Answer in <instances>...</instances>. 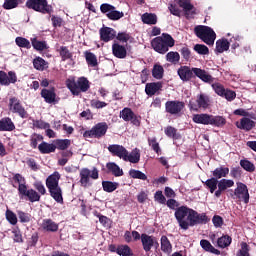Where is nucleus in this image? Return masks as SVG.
Here are the masks:
<instances>
[{"label": "nucleus", "instance_id": "f257e3e1", "mask_svg": "<svg viewBox=\"0 0 256 256\" xmlns=\"http://www.w3.org/2000/svg\"><path fill=\"white\" fill-rule=\"evenodd\" d=\"M178 75L182 81H189L193 75L204 81V83H213L214 78L207 71L201 68H189V66H181L178 69Z\"/></svg>", "mask_w": 256, "mask_h": 256}, {"label": "nucleus", "instance_id": "f03ea898", "mask_svg": "<svg viewBox=\"0 0 256 256\" xmlns=\"http://www.w3.org/2000/svg\"><path fill=\"white\" fill-rule=\"evenodd\" d=\"M151 45L156 53L165 55L169 51V48L175 47V39L171 35L163 33L162 36L154 38L151 41Z\"/></svg>", "mask_w": 256, "mask_h": 256}, {"label": "nucleus", "instance_id": "7ed1b4c3", "mask_svg": "<svg viewBox=\"0 0 256 256\" xmlns=\"http://www.w3.org/2000/svg\"><path fill=\"white\" fill-rule=\"evenodd\" d=\"M175 218L179 224L180 229L187 231L191 227V219L193 217V209L187 206H180L175 211Z\"/></svg>", "mask_w": 256, "mask_h": 256}, {"label": "nucleus", "instance_id": "20e7f679", "mask_svg": "<svg viewBox=\"0 0 256 256\" xmlns=\"http://www.w3.org/2000/svg\"><path fill=\"white\" fill-rule=\"evenodd\" d=\"M67 88L71 91L72 95H79L80 93H87L89 91V80L85 77L78 78L75 81V78H69L66 80Z\"/></svg>", "mask_w": 256, "mask_h": 256}, {"label": "nucleus", "instance_id": "39448f33", "mask_svg": "<svg viewBox=\"0 0 256 256\" xmlns=\"http://www.w3.org/2000/svg\"><path fill=\"white\" fill-rule=\"evenodd\" d=\"M194 33L198 37V39H201V41H203V43H206V45H214L215 39H217V34L209 26H196L194 28Z\"/></svg>", "mask_w": 256, "mask_h": 256}, {"label": "nucleus", "instance_id": "423d86ee", "mask_svg": "<svg viewBox=\"0 0 256 256\" xmlns=\"http://www.w3.org/2000/svg\"><path fill=\"white\" fill-rule=\"evenodd\" d=\"M91 179L94 181L99 179V170L97 168H93L92 170L89 168H82L80 170L81 187H91V185H93V183H91Z\"/></svg>", "mask_w": 256, "mask_h": 256}, {"label": "nucleus", "instance_id": "0eeeda50", "mask_svg": "<svg viewBox=\"0 0 256 256\" xmlns=\"http://www.w3.org/2000/svg\"><path fill=\"white\" fill-rule=\"evenodd\" d=\"M109 126L105 122H100L92 127L91 130L85 131L83 133L84 139H101L105 137Z\"/></svg>", "mask_w": 256, "mask_h": 256}, {"label": "nucleus", "instance_id": "6e6552de", "mask_svg": "<svg viewBox=\"0 0 256 256\" xmlns=\"http://www.w3.org/2000/svg\"><path fill=\"white\" fill-rule=\"evenodd\" d=\"M236 188L234 189L233 193H230V196L232 199H237L238 201H242V203H249V188H247V185L242 182L236 183Z\"/></svg>", "mask_w": 256, "mask_h": 256}, {"label": "nucleus", "instance_id": "1a4fd4ad", "mask_svg": "<svg viewBox=\"0 0 256 256\" xmlns=\"http://www.w3.org/2000/svg\"><path fill=\"white\" fill-rule=\"evenodd\" d=\"M26 7L38 13H43L44 15L47 13L51 14L53 11V8L47 3V0H27Z\"/></svg>", "mask_w": 256, "mask_h": 256}, {"label": "nucleus", "instance_id": "9d476101", "mask_svg": "<svg viewBox=\"0 0 256 256\" xmlns=\"http://www.w3.org/2000/svg\"><path fill=\"white\" fill-rule=\"evenodd\" d=\"M211 106V98L205 93H201L196 97V104L190 101L189 108L191 111H199V109H209Z\"/></svg>", "mask_w": 256, "mask_h": 256}, {"label": "nucleus", "instance_id": "9b49d317", "mask_svg": "<svg viewBox=\"0 0 256 256\" xmlns=\"http://www.w3.org/2000/svg\"><path fill=\"white\" fill-rule=\"evenodd\" d=\"M8 107L11 113L19 115L21 119H27V117H29L27 110H25V107H23V104H21V100H19L17 97H11L9 99Z\"/></svg>", "mask_w": 256, "mask_h": 256}, {"label": "nucleus", "instance_id": "f8f14e48", "mask_svg": "<svg viewBox=\"0 0 256 256\" xmlns=\"http://www.w3.org/2000/svg\"><path fill=\"white\" fill-rule=\"evenodd\" d=\"M100 10L102 13H104L108 19L111 21H119V19H122V17L125 16L123 12L117 11L115 6L110 4H102L100 6Z\"/></svg>", "mask_w": 256, "mask_h": 256}, {"label": "nucleus", "instance_id": "ddd939ff", "mask_svg": "<svg viewBox=\"0 0 256 256\" xmlns=\"http://www.w3.org/2000/svg\"><path fill=\"white\" fill-rule=\"evenodd\" d=\"M141 243L146 253H149L153 247H159L157 238H155V236H150L149 234H141Z\"/></svg>", "mask_w": 256, "mask_h": 256}, {"label": "nucleus", "instance_id": "4468645a", "mask_svg": "<svg viewBox=\"0 0 256 256\" xmlns=\"http://www.w3.org/2000/svg\"><path fill=\"white\" fill-rule=\"evenodd\" d=\"M20 199H28L30 203H36L37 201H41V195L39 192L35 191L34 189H23L20 193H18Z\"/></svg>", "mask_w": 256, "mask_h": 256}, {"label": "nucleus", "instance_id": "2eb2a0df", "mask_svg": "<svg viewBox=\"0 0 256 256\" xmlns=\"http://www.w3.org/2000/svg\"><path fill=\"white\" fill-rule=\"evenodd\" d=\"M166 112L170 115H179L183 109H185V104L179 101H168L165 104Z\"/></svg>", "mask_w": 256, "mask_h": 256}, {"label": "nucleus", "instance_id": "dca6fc26", "mask_svg": "<svg viewBox=\"0 0 256 256\" xmlns=\"http://www.w3.org/2000/svg\"><path fill=\"white\" fill-rule=\"evenodd\" d=\"M231 187H235V181L232 179H221L218 181V189L215 192V197L219 199L221 195H223L224 191H227V189H231Z\"/></svg>", "mask_w": 256, "mask_h": 256}, {"label": "nucleus", "instance_id": "f3484780", "mask_svg": "<svg viewBox=\"0 0 256 256\" xmlns=\"http://www.w3.org/2000/svg\"><path fill=\"white\" fill-rule=\"evenodd\" d=\"M210 219L205 213L199 214V212L193 210L192 218L190 222V227H195V225H205L209 223Z\"/></svg>", "mask_w": 256, "mask_h": 256}, {"label": "nucleus", "instance_id": "a211bd4d", "mask_svg": "<svg viewBox=\"0 0 256 256\" xmlns=\"http://www.w3.org/2000/svg\"><path fill=\"white\" fill-rule=\"evenodd\" d=\"M99 33L100 39L104 41V43H109V41H113L114 37H117V32L111 27H102Z\"/></svg>", "mask_w": 256, "mask_h": 256}, {"label": "nucleus", "instance_id": "6ab92c4d", "mask_svg": "<svg viewBox=\"0 0 256 256\" xmlns=\"http://www.w3.org/2000/svg\"><path fill=\"white\" fill-rule=\"evenodd\" d=\"M120 117L123 119V121H131L133 125H139V119L130 108H124L122 111H120Z\"/></svg>", "mask_w": 256, "mask_h": 256}, {"label": "nucleus", "instance_id": "aec40b11", "mask_svg": "<svg viewBox=\"0 0 256 256\" xmlns=\"http://www.w3.org/2000/svg\"><path fill=\"white\" fill-rule=\"evenodd\" d=\"M11 83H17V74L13 71L8 74L0 71V85H11Z\"/></svg>", "mask_w": 256, "mask_h": 256}, {"label": "nucleus", "instance_id": "412c9836", "mask_svg": "<svg viewBox=\"0 0 256 256\" xmlns=\"http://www.w3.org/2000/svg\"><path fill=\"white\" fill-rule=\"evenodd\" d=\"M108 151L111 152L112 155L115 157H119V159L125 160V156L127 155V150L119 145V144H112L108 146Z\"/></svg>", "mask_w": 256, "mask_h": 256}, {"label": "nucleus", "instance_id": "4be33fe9", "mask_svg": "<svg viewBox=\"0 0 256 256\" xmlns=\"http://www.w3.org/2000/svg\"><path fill=\"white\" fill-rule=\"evenodd\" d=\"M236 127L242 131H251L255 127V121L251 120L250 117H243L236 122Z\"/></svg>", "mask_w": 256, "mask_h": 256}, {"label": "nucleus", "instance_id": "5701e85b", "mask_svg": "<svg viewBox=\"0 0 256 256\" xmlns=\"http://www.w3.org/2000/svg\"><path fill=\"white\" fill-rule=\"evenodd\" d=\"M161 89H163V83L152 82L146 84L145 93L146 95H149V97H153V95H155V93H157L158 91H161Z\"/></svg>", "mask_w": 256, "mask_h": 256}, {"label": "nucleus", "instance_id": "b1692460", "mask_svg": "<svg viewBox=\"0 0 256 256\" xmlns=\"http://www.w3.org/2000/svg\"><path fill=\"white\" fill-rule=\"evenodd\" d=\"M112 53L117 59H125L127 57V48L121 44L114 43L112 45Z\"/></svg>", "mask_w": 256, "mask_h": 256}, {"label": "nucleus", "instance_id": "393cba45", "mask_svg": "<svg viewBox=\"0 0 256 256\" xmlns=\"http://www.w3.org/2000/svg\"><path fill=\"white\" fill-rule=\"evenodd\" d=\"M41 227L44 231H48L49 233H55L59 231V224L55 223L51 219H44L41 223Z\"/></svg>", "mask_w": 256, "mask_h": 256}, {"label": "nucleus", "instance_id": "a878e982", "mask_svg": "<svg viewBox=\"0 0 256 256\" xmlns=\"http://www.w3.org/2000/svg\"><path fill=\"white\" fill-rule=\"evenodd\" d=\"M124 161H128L129 163H139V161H141V151L137 148L133 149L130 153L127 151Z\"/></svg>", "mask_w": 256, "mask_h": 256}, {"label": "nucleus", "instance_id": "bb28decb", "mask_svg": "<svg viewBox=\"0 0 256 256\" xmlns=\"http://www.w3.org/2000/svg\"><path fill=\"white\" fill-rule=\"evenodd\" d=\"M192 121L199 125H210L211 114H194L192 116Z\"/></svg>", "mask_w": 256, "mask_h": 256}, {"label": "nucleus", "instance_id": "cd10ccee", "mask_svg": "<svg viewBox=\"0 0 256 256\" xmlns=\"http://www.w3.org/2000/svg\"><path fill=\"white\" fill-rule=\"evenodd\" d=\"M48 191L56 203H63V190H61L60 186L48 188Z\"/></svg>", "mask_w": 256, "mask_h": 256}, {"label": "nucleus", "instance_id": "c85d7f7f", "mask_svg": "<svg viewBox=\"0 0 256 256\" xmlns=\"http://www.w3.org/2000/svg\"><path fill=\"white\" fill-rule=\"evenodd\" d=\"M38 150L40 151V153H42V155H49V153H55V151L57 150V146H55V144L41 142L38 145Z\"/></svg>", "mask_w": 256, "mask_h": 256}, {"label": "nucleus", "instance_id": "c756f323", "mask_svg": "<svg viewBox=\"0 0 256 256\" xmlns=\"http://www.w3.org/2000/svg\"><path fill=\"white\" fill-rule=\"evenodd\" d=\"M59 179H61V175L59 172H54L46 179V187L47 189H51L53 187L59 186Z\"/></svg>", "mask_w": 256, "mask_h": 256}, {"label": "nucleus", "instance_id": "7c9ffc66", "mask_svg": "<svg viewBox=\"0 0 256 256\" xmlns=\"http://www.w3.org/2000/svg\"><path fill=\"white\" fill-rule=\"evenodd\" d=\"M0 131H15V123L9 117L0 120Z\"/></svg>", "mask_w": 256, "mask_h": 256}, {"label": "nucleus", "instance_id": "2f4dec72", "mask_svg": "<svg viewBox=\"0 0 256 256\" xmlns=\"http://www.w3.org/2000/svg\"><path fill=\"white\" fill-rule=\"evenodd\" d=\"M106 168L109 173L114 175V177H123V169H121V167H119V165L116 163L109 162L106 164Z\"/></svg>", "mask_w": 256, "mask_h": 256}, {"label": "nucleus", "instance_id": "473e14b6", "mask_svg": "<svg viewBox=\"0 0 256 256\" xmlns=\"http://www.w3.org/2000/svg\"><path fill=\"white\" fill-rule=\"evenodd\" d=\"M204 185H205L206 189H208L210 191V193H214V196H215L217 187H219V180H217V178L212 177V178L206 180L204 182Z\"/></svg>", "mask_w": 256, "mask_h": 256}, {"label": "nucleus", "instance_id": "72a5a7b5", "mask_svg": "<svg viewBox=\"0 0 256 256\" xmlns=\"http://www.w3.org/2000/svg\"><path fill=\"white\" fill-rule=\"evenodd\" d=\"M141 19L145 25H157V15L154 13L146 12L141 16Z\"/></svg>", "mask_w": 256, "mask_h": 256}, {"label": "nucleus", "instance_id": "f704fd0d", "mask_svg": "<svg viewBox=\"0 0 256 256\" xmlns=\"http://www.w3.org/2000/svg\"><path fill=\"white\" fill-rule=\"evenodd\" d=\"M200 245L204 251H208L209 253H213L214 255H221V251L217 250L209 240H201Z\"/></svg>", "mask_w": 256, "mask_h": 256}, {"label": "nucleus", "instance_id": "c9c22d12", "mask_svg": "<svg viewBox=\"0 0 256 256\" xmlns=\"http://www.w3.org/2000/svg\"><path fill=\"white\" fill-rule=\"evenodd\" d=\"M160 243L161 251H163V253H171V251L173 250V245H171V241H169V238H167V236H162L160 239Z\"/></svg>", "mask_w": 256, "mask_h": 256}, {"label": "nucleus", "instance_id": "e433bc0d", "mask_svg": "<svg viewBox=\"0 0 256 256\" xmlns=\"http://www.w3.org/2000/svg\"><path fill=\"white\" fill-rule=\"evenodd\" d=\"M212 175L214 179H223V177H227L229 175V168L227 167H218L213 172Z\"/></svg>", "mask_w": 256, "mask_h": 256}, {"label": "nucleus", "instance_id": "4c0bfd02", "mask_svg": "<svg viewBox=\"0 0 256 256\" xmlns=\"http://www.w3.org/2000/svg\"><path fill=\"white\" fill-rule=\"evenodd\" d=\"M13 181H15V183H18V193L22 192L25 188H27V181L25 180V177H23L21 174H15L13 176Z\"/></svg>", "mask_w": 256, "mask_h": 256}, {"label": "nucleus", "instance_id": "58836bf2", "mask_svg": "<svg viewBox=\"0 0 256 256\" xmlns=\"http://www.w3.org/2000/svg\"><path fill=\"white\" fill-rule=\"evenodd\" d=\"M117 255L120 256H133V250L127 244L117 246Z\"/></svg>", "mask_w": 256, "mask_h": 256}, {"label": "nucleus", "instance_id": "ea45409f", "mask_svg": "<svg viewBox=\"0 0 256 256\" xmlns=\"http://www.w3.org/2000/svg\"><path fill=\"white\" fill-rule=\"evenodd\" d=\"M225 123H227L225 117L210 115V125L213 127H223Z\"/></svg>", "mask_w": 256, "mask_h": 256}, {"label": "nucleus", "instance_id": "a19ab883", "mask_svg": "<svg viewBox=\"0 0 256 256\" xmlns=\"http://www.w3.org/2000/svg\"><path fill=\"white\" fill-rule=\"evenodd\" d=\"M41 95L46 103H54L56 97L55 90L43 89Z\"/></svg>", "mask_w": 256, "mask_h": 256}, {"label": "nucleus", "instance_id": "79ce46f5", "mask_svg": "<svg viewBox=\"0 0 256 256\" xmlns=\"http://www.w3.org/2000/svg\"><path fill=\"white\" fill-rule=\"evenodd\" d=\"M233 239L229 235H223L222 237L218 238L217 240V247L220 249H225L231 245Z\"/></svg>", "mask_w": 256, "mask_h": 256}, {"label": "nucleus", "instance_id": "37998d69", "mask_svg": "<svg viewBox=\"0 0 256 256\" xmlns=\"http://www.w3.org/2000/svg\"><path fill=\"white\" fill-rule=\"evenodd\" d=\"M119 187V183L111 181H102L103 191L106 193H113Z\"/></svg>", "mask_w": 256, "mask_h": 256}, {"label": "nucleus", "instance_id": "c03bdc74", "mask_svg": "<svg viewBox=\"0 0 256 256\" xmlns=\"http://www.w3.org/2000/svg\"><path fill=\"white\" fill-rule=\"evenodd\" d=\"M216 51L217 53H225V51H229V41H227V39L217 40Z\"/></svg>", "mask_w": 256, "mask_h": 256}, {"label": "nucleus", "instance_id": "a18cd8bd", "mask_svg": "<svg viewBox=\"0 0 256 256\" xmlns=\"http://www.w3.org/2000/svg\"><path fill=\"white\" fill-rule=\"evenodd\" d=\"M165 74V69L161 64H155L152 69V77L154 79H161L163 75Z\"/></svg>", "mask_w": 256, "mask_h": 256}, {"label": "nucleus", "instance_id": "49530a36", "mask_svg": "<svg viewBox=\"0 0 256 256\" xmlns=\"http://www.w3.org/2000/svg\"><path fill=\"white\" fill-rule=\"evenodd\" d=\"M240 166L244 171H247L248 173H253L255 171V164L253 162L249 161L248 159H242L240 160Z\"/></svg>", "mask_w": 256, "mask_h": 256}, {"label": "nucleus", "instance_id": "de8ad7c7", "mask_svg": "<svg viewBox=\"0 0 256 256\" xmlns=\"http://www.w3.org/2000/svg\"><path fill=\"white\" fill-rule=\"evenodd\" d=\"M54 145L56 149H59L60 151H65V149H69V147L71 146V140H56Z\"/></svg>", "mask_w": 256, "mask_h": 256}, {"label": "nucleus", "instance_id": "09e8293b", "mask_svg": "<svg viewBox=\"0 0 256 256\" xmlns=\"http://www.w3.org/2000/svg\"><path fill=\"white\" fill-rule=\"evenodd\" d=\"M33 66L37 71H44V69H47V62L43 58L38 57L34 59Z\"/></svg>", "mask_w": 256, "mask_h": 256}, {"label": "nucleus", "instance_id": "8fccbe9b", "mask_svg": "<svg viewBox=\"0 0 256 256\" xmlns=\"http://www.w3.org/2000/svg\"><path fill=\"white\" fill-rule=\"evenodd\" d=\"M180 59L181 56L178 54V52L171 51L166 54V61H168V63H173L174 65H177Z\"/></svg>", "mask_w": 256, "mask_h": 256}, {"label": "nucleus", "instance_id": "3c124183", "mask_svg": "<svg viewBox=\"0 0 256 256\" xmlns=\"http://www.w3.org/2000/svg\"><path fill=\"white\" fill-rule=\"evenodd\" d=\"M129 175L130 177H132V179H140L141 181H147V175L141 172L140 170L131 169L129 171Z\"/></svg>", "mask_w": 256, "mask_h": 256}, {"label": "nucleus", "instance_id": "603ef678", "mask_svg": "<svg viewBox=\"0 0 256 256\" xmlns=\"http://www.w3.org/2000/svg\"><path fill=\"white\" fill-rule=\"evenodd\" d=\"M15 43L18 47H21L23 49H31V42H29V40L26 38L17 37L15 39Z\"/></svg>", "mask_w": 256, "mask_h": 256}, {"label": "nucleus", "instance_id": "864d4df0", "mask_svg": "<svg viewBox=\"0 0 256 256\" xmlns=\"http://www.w3.org/2000/svg\"><path fill=\"white\" fill-rule=\"evenodd\" d=\"M86 63L90 65V67H97V56L91 52H85Z\"/></svg>", "mask_w": 256, "mask_h": 256}, {"label": "nucleus", "instance_id": "5fc2aeb1", "mask_svg": "<svg viewBox=\"0 0 256 256\" xmlns=\"http://www.w3.org/2000/svg\"><path fill=\"white\" fill-rule=\"evenodd\" d=\"M148 145L155 153H157V155L161 153V147L159 146V142H157L156 137L148 138Z\"/></svg>", "mask_w": 256, "mask_h": 256}, {"label": "nucleus", "instance_id": "6e6d98bb", "mask_svg": "<svg viewBox=\"0 0 256 256\" xmlns=\"http://www.w3.org/2000/svg\"><path fill=\"white\" fill-rule=\"evenodd\" d=\"M179 7L185 11V13H189V11L193 10V5L191 4V0H177Z\"/></svg>", "mask_w": 256, "mask_h": 256}, {"label": "nucleus", "instance_id": "4d7b16f0", "mask_svg": "<svg viewBox=\"0 0 256 256\" xmlns=\"http://www.w3.org/2000/svg\"><path fill=\"white\" fill-rule=\"evenodd\" d=\"M41 141H43V136L39 134H33L30 139V147H32V149H37V145H39Z\"/></svg>", "mask_w": 256, "mask_h": 256}, {"label": "nucleus", "instance_id": "13d9d810", "mask_svg": "<svg viewBox=\"0 0 256 256\" xmlns=\"http://www.w3.org/2000/svg\"><path fill=\"white\" fill-rule=\"evenodd\" d=\"M32 46L36 49V51H44L47 49V43L43 41H38L37 39H32Z\"/></svg>", "mask_w": 256, "mask_h": 256}, {"label": "nucleus", "instance_id": "bf43d9fd", "mask_svg": "<svg viewBox=\"0 0 256 256\" xmlns=\"http://www.w3.org/2000/svg\"><path fill=\"white\" fill-rule=\"evenodd\" d=\"M234 115H239L240 117H249L250 119H255V114L250 113L249 111L240 108V109H236L234 111Z\"/></svg>", "mask_w": 256, "mask_h": 256}, {"label": "nucleus", "instance_id": "052dcab7", "mask_svg": "<svg viewBox=\"0 0 256 256\" xmlns=\"http://www.w3.org/2000/svg\"><path fill=\"white\" fill-rule=\"evenodd\" d=\"M194 51L199 55H209V48L203 44H196L194 46Z\"/></svg>", "mask_w": 256, "mask_h": 256}, {"label": "nucleus", "instance_id": "680f3d73", "mask_svg": "<svg viewBox=\"0 0 256 256\" xmlns=\"http://www.w3.org/2000/svg\"><path fill=\"white\" fill-rule=\"evenodd\" d=\"M17 215L18 219H20V223H29V221H31V214L29 213L18 210Z\"/></svg>", "mask_w": 256, "mask_h": 256}, {"label": "nucleus", "instance_id": "e2e57ef3", "mask_svg": "<svg viewBox=\"0 0 256 256\" xmlns=\"http://www.w3.org/2000/svg\"><path fill=\"white\" fill-rule=\"evenodd\" d=\"M13 233V241L15 243H23V235L21 234V230H19L18 227L13 228L12 230Z\"/></svg>", "mask_w": 256, "mask_h": 256}, {"label": "nucleus", "instance_id": "0e129e2a", "mask_svg": "<svg viewBox=\"0 0 256 256\" xmlns=\"http://www.w3.org/2000/svg\"><path fill=\"white\" fill-rule=\"evenodd\" d=\"M59 53L62 61H67V59H71L72 57L71 52H69V49L65 46L60 47Z\"/></svg>", "mask_w": 256, "mask_h": 256}, {"label": "nucleus", "instance_id": "69168bd1", "mask_svg": "<svg viewBox=\"0 0 256 256\" xmlns=\"http://www.w3.org/2000/svg\"><path fill=\"white\" fill-rule=\"evenodd\" d=\"M241 248L237 252L236 256H250L249 255V245L246 242L240 244Z\"/></svg>", "mask_w": 256, "mask_h": 256}, {"label": "nucleus", "instance_id": "338daca9", "mask_svg": "<svg viewBox=\"0 0 256 256\" xmlns=\"http://www.w3.org/2000/svg\"><path fill=\"white\" fill-rule=\"evenodd\" d=\"M19 4H21V0H5L3 7L4 9H15Z\"/></svg>", "mask_w": 256, "mask_h": 256}, {"label": "nucleus", "instance_id": "774afa93", "mask_svg": "<svg viewBox=\"0 0 256 256\" xmlns=\"http://www.w3.org/2000/svg\"><path fill=\"white\" fill-rule=\"evenodd\" d=\"M6 219L10 223V225H15L17 223V214L11 210H7Z\"/></svg>", "mask_w": 256, "mask_h": 256}]
</instances>
